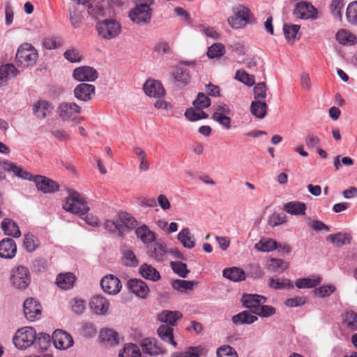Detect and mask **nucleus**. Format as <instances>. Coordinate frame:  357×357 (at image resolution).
<instances>
[{
    "mask_svg": "<svg viewBox=\"0 0 357 357\" xmlns=\"http://www.w3.org/2000/svg\"><path fill=\"white\" fill-rule=\"evenodd\" d=\"M63 208L72 213L84 216L89 211V207L82 196L76 191L71 190L66 197Z\"/></svg>",
    "mask_w": 357,
    "mask_h": 357,
    "instance_id": "nucleus-1",
    "label": "nucleus"
},
{
    "mask_svg": "<svg viewBox=\"0 0 357 357\" xmlns=\"http://www.w3.org/2000/svg\"><path fill=\"white\" fill-rule=\"evenodd\" d=\"M57 114L63 121H71L74 125L81 123L83 118L77 115L82 112L81 107L73 102H63L57 107Z\"/></svg>",
    "mask_w": 357,
    "mask_h": 357,
    "instance_id": "nucleus-2",
    "label": "nucleus"
},
{
    "mask_svg": "<svg viewBox=\"0 0 357 357\" xmlns=\"http://www.w3.org/2000/svg\"><path fill=\"white\" fill-rule=\"evenodd\" d=\"M234 15L228 18L229 24L234 29H240L245 26L248 23L255 22L249 8L239 5L233 9Z\"/></svg>",
    "mask_w": 357,
    "mask_h": 357,
    "instance_id": "nucleus-3",
    "label": "nucleus"
},
{
    "mask_svg": "<svg viewBox=\"0 0 357 357\" xmlns=\"http://www.w3.org/2000/svg\"><path fill=\"white\" fill-rule=\"evenodd\" d=\"M10 281L15 289H26L31 281L29 269L22 265L13 268L10 271Z\"/></svg>",
    "mask_w": 357,
    "mask_h": 357,
    "instance_id": "nucleus-4",
    "label": "nucleus"
},
{
    "mask_svg": "<svg viewBox=\"0 0 357 357\" xmlns=\"http://www.w3.org/2000/svg\"><path fill=\"white\" fill-rule=\"evenodd\" d=\"M96 30L99 36L105 40L116 38L121 33V24L114 20H105L96 24Z\"/></svg>",
    "mask_w": 357,
    "mask_h": 357,
    "instance_id": "nucleus-5",
    "label": "nucleus"
},
{
    "mask_svg": "<svg viewBox=\"0 0 357 357\" xmlns=\"http://www.w3.org/2000/svg\"><path fill=\"white\" fill-rule=\"evenodd\" d=\"M36 340V331L32 327H24L16 332L13 342L17 349H25L32 345Z\"/></svg>",
    "mask_w": 357,
    "mask_h": 357,
    "instance_id": "nucleus-6",
    "label": "nucleus"
},
{
    "mask_svg": "<svg viewBox=\"0 0 357 357\" xmlns=\"http://www.w3.org/2000/svg\"><path fill=\"white\" fill-rule=\"evenodd\" d=\"M37 59L38 52L31 44L24 43L19 47L16 53V59L21 65L32 66L36 63Z\"/></svg>",
    "mask_w": 357,
    "mask_h": 357,
    "instance_id": "nucleus-7",
    "label": "nucleus"
},
{
    "mask_svg": "<svg viewBox=\"0 0 357 357\" xmlns=\"http://www.w3.org/2000/svg\"><path fill=\"white\" fill-rule=\"evenodd\" d=\"M151 17L150 8L147 5H136L129 13L130 19L137 24L148 23Z\"/></svg>",
    "mask_w": 357,
    "mask_h": 357,
    "instance_id": "nucleus-8",
    "label": "nucleus"
},
{
    "mask_svg": "<svg viewBox=\"0 0 357 357\" xmlns=\"http://www.w3.org/2000/svg\"><path fill=\"white\" fill-rule=\"evenodd\" d=\"M1 165L4 171L12 172L13 174V176H17L20 178H47L45 176L39 174L33 175L11 162L4 161Z\"/></svg>",
    "mask_w": 357,
    "mask_h": 357,
    "instance_id": "nucleus-9",
    "label": "nucleus"
},
{
    "mask_svg": "<svg viewBox=\"0 0 357 357\" xmlns=\"http://www.w3.org/2000/svg\"><path fill=\"white\" fill-rule=\"evenodd\" d=\"M294 15L298 19H316L317 10L310 3L301 1L296 3Z\"/></svg>",
    "mask_w": 357,
    "mask_h": 357,
    "instance_id": "nucleus-10",
    "label": "nucleus"
},
{
    "mask_svg": "<svg viewBox=\"0 0 357 357\" xmlns=\"http://www.w3.org/2000/svg\"><path fill=\"white\" fill-rule=\"evenodd\" d=\"M24 314L25 317L34 321L39 319L41 315V305L33 298H26L24 302Z\"/></svg>",
    "mask_w": 357,
    "mask_h": 357,
    "instance_id": "nucleus-11",
    "label": "nucleus"
},
{
    "mask_svg": "<svg viewBox=\"0 0 357 357\" xmlns=\"http://www.w3.org/2000/svg\"><path fill=\"white\" fill-rule=\"evenodd\" d=\"M73 77L78 82H93L98 78V73L93 68L84 66L76 68Z\"/></svg>",
    "mask_w": 357,
    "mask_h": 357,
    "instance_id": "nucleus-12",
    "label": "nucleus"
},
{
    "mask_svg": "<svg viewBox=\"0 0 357 357\" xmlns=\"http://www.w3.org/2000/svg\"><path fill=\"white\" fill-rule=\"evenodd\" d=\"M54 347L59 349H67L73 344L72 336L63 330H56L52 335Z\"/></svg>",
    "mask_w": 357,
    "mask_h": 357,
    "instance_id": "nucleus-13",
    "label": "nucleus"
},
{
    "mask_svg": "<svg viewBox=\"0 0 357 357\" xmlns=\"http://www.w3.org/2000/svg\"><path fill=\"white\" fill-rule=\"evenodd\" d=\"M100 285L102 290L109 294H118L122 287L120 280L114 275H107L102 278Z\"/></svg>",
    "mask_w": 357,
    "mask_h": 357,
    "instance_id": "nucleus-14",
    "label": "nucleus"
},
{
    "mask_svg": "<svg viewBox=\"0 0 357 357\" xmlns=\"http://www.w3.org/2000/svg\"><path fill=\"white\" fill-rule=\"evenodd\" d=\"M74 96L80 101L88 102L95 96V86L90 84H79L73 90Z\"/></svg>",
    "mask_w": 357,
    "mask_h": 357,
    "instance_id": "nucleus-15",
    "label": "nucleus"
},
{
    "mask_svg": "<svg viewBox=\"0 0 357 357\" xmlns=\"http://www.w3.org/2000/svg\"><path fill=\"white\" fill-rule=\"evenodd\" d=\"M89 306L93 313L97 315H105L109 308V303L102 296H94L91 298Z\"/></svg>",
    "mask_w": 357,
    "mask_h": 357,
    "instance_id": "nucleus-16",
    "label": "nucleus"
},
{
    "mask_svg": "<svg viewBox=\"0 0 357 357\" xmlns=\"http://www.w3.org/2000/svg\"><path fill=\"white\" fill-rule=\"evenodd\" d=\"M266 298L258 294H243L241 301L245 307L252 309L255 314L261 305L266 303Z\"/></svg>",
    "mask_w": 357,
    "mask_h": 357,
    "instance_id": "nucleus-17",
    "label": "nucleus"
},
{
    "mask_svg": "<svg viewBox=\"0 0 357 357\" xmlns=\"http://www.w3.org/2000/svg\"><path fill=\"white\" fill-rule=\"evenodd\" d=\"M172 77L175 84L181 88L187 86L190 80V75L188 70L181 66L175 67L174 71L172 73Z\"/></svg>",
    "mask_w": 357,
    "mask_h": 357,
    "instance_id": "nucleus-18",
    "label": "nucleus"
},
{
    "mask_svg": "<svg viewBox=\"0 0 357 357\" xmlns=\"http://www.w3.org/2000/svg\"><path fill=\"white\" fill-rule=\"evenodd\" d=\"M17 246L12 238H4L0 241V257L5 259H12L16 255Z\"/></svg>",
    "mask_w": 357,
    "mask_h": 357,
    "instance_id": "nucleus-19",
    "label": "nucleus"
},
{
    "mask_svg": "<svg viewBox=\"0 0 357 357\" xmlns=\"http://www.w3.org/2000/svg\"><path fill=\"white\" fill-rule=\"evenodd\" d=\"M183 314L179 311L163 310L158 315V319L167 326L174 327L177 325V321L181 319Z\"/></svg>",
    "mask_w": 357,
    "mask_h": 357,
    "instance_id": "nucleus-20",
    "label": "nucleus"
},
{
    "mask_svg": "<svg viewBox=\"0 0 357 357\" xmlns=\"http://www.w3.org/2000/svg\"><path fill=\"white\" fill-rule=\"evenodd\" d=\"M129 289L139 298H145L149 289L147 284L139 279H130L128 282Z\"/></svg>",
    "mask_w": 357,
    "mask_h": 357,
    "instance_id": "nucleus-21",
    "label": "nucleus"
},
{
    "mask_svg": "<svg viewBox=\"0 0 357 357\" xmlns=\"http://www.w3.org/2000/svg\"><path fill=\"white\" fill-rule=\"evenodd\" d=\"M53 107L50 102L46 100L36 102L33 107L34 115L40 119H45L52 113Z\"/></svg>",
    "mask_w": 357,
    "mask_h": 357,
    "instance_id": "nucleus-22",
    "label": "nucleus"
},
{
    "mask_svg": "<svg viewBox=\"0 0 357 357\" xmlns=\"http://www.w3.org/2000/svg\"><path fill=\"white\" fill-rule=\"evenodd\" d=\"M158 335L162 341L174 347L177 346V342L174 340V329L172 327L162 324L158 328Z\"/></svg>",
    "mask_w": 357,
    "mask_h": 357,
    "instance_id": "nucleus-23",
    "label": "nucleus"
},
{
    "mask_svg": "<svg viewBox=\"0 0 357 357\" xmlns=\"http://www.w3.org/2000/svg\"><path fill=\"white\" fill-rule=\"evenodd\" d=\"M37 189L44 193H52L59 190V185L54 180H33Z\"/></svg>",
    "mask_w": 357,
    "mask_h": 357,
    "instance_id": "nucleus-24",
    "label": "nucleus"
},
{
    "mask_svg": "<svg viewBox=\"0 0 357 357\" xmlns=\"http://www.w3.org/2000/svg\"><path fill=\"white\" fill-rule=\"evenodd\" d=\"M1 229L3 233L10 236L19 238L21 232L18 225L12 220L5 218L1 222Z\"/></svg>",
    "mask_w": 357,
    "mask_h": 357,
    "instance_id": "nucleus-25",
    "label": "nucleus"
},
{
    "mask_svg": "<svg viewBox=\"0 0 357 357\" xmlns=\"http://www.w3.org/2000/svg\"><path fill=\"white\" fill-rule=\"evenodd\" d=\"M206 353L207 350L206 348L204 346L199 345L190 347L183 352H174L172 354V357H200Z\"/></svg>",
    "mask_w": 357,
    "mask_h": 357,
    "instance_id": "nucleus-26",
    "label": "nucleus"
},
{
    "mask_svg": "<svg viewBox=\"0 0 357 357\" xmlns=\"http://www.w3.org/2000/svg\"><path fill=\"white\" fill-rule=\"evenodd\" d=\"M223 276L231 281L238 282L245 280L244 271L238 267H231L225 268L222 271Z\"/></svg>",
    "mask_w": 357,
    "mask_h": 357,
    "instance_id": "nucleus-27",
    "label": "nucleus"
},
{
    "mask_svg": "<svg viewBox=\"0 0 357 357\" xmlns=\"http://www.w3.org/2000/svg\"><path fill=\"white\" fill-rule=\"evenodd\" d=\"M177 238L185 248L192 249L195 246V239L188 228L181 229Z\"/></svg>",
    "mask_w": 357,
    "mask_h": 357,
    "instance_id": "nucleus-28",
    "label": "nucleus"
},
{
    "mask_svg": "<svg viewBox=\"0 0 357 357\" xmlns=\"http://www.w3.org/2000/svg\"><path fill=\"white\" fill-rule=\"evenodd\" d=\"M75 282V276L73 273L68 272L60 273L56 279V284L59 287L63 289L71 288Z\"/></svg>",
    "mask_w": 357,
    "mask_h": 357,
    "instance_id": "nucleus-29",
    "label": "nucleus"
},
{
    "mask_svg": "<svg viewBox=\"0 0 357 357\" xmlns=\"http://www.w3.org/2000/svg\"><path fill=\"white\" fill-rule=\"evenodd\" d=\"M278 248H280V246H278V243L275 240L269 238H262L255 245V248L262 252H272Z\"/></svg>",
    "mask_w": 357,
    "mask_h": 357,
    "instance_id": "nucleus-30",
    "label": "nucleus"
},
{
    "mask_svg": "<svg viewBox=\"0 0 357 357\" xmlns=\"http://www.w3.org/2000/svg\"><path fill=\"white\" fill-rule=\"evenodd\" d=\"M99 338L101 342L107 345L112 346L119 343L118 333L112 329L101 330Z\"/></svg>",
    "mask_w": 357,
    "mask_h": 357,
    "instance_id": "nucleus-31",
    "label": "nucleus"
},
{
    "mask_svg": "<svg viewBox=\"0 0 357 357\" xmlns=\"http://www.w3.org/2000/svg\"><path fill=\"white\" fill-rule=\"evenodd\" d=\"M283 209L291 215H300L305 213L306 206L303 202L293 201L285 204Z\"/></svg>",
    "mask_w": 357,
    "mask_h": 357,
    "instance_id": "nucleus-32",
    "label": "nucleus"
},
{
    "mask_svg": "<svg viewBox=\"0 0 357 357\" xmlns=\"http://www.w3.org/2000/svg\"><path fill=\"white\" fill-rule=\"evenodd\" d=\"M257 317L248 311H243L232 317L235 325L250 324L257 320Z\"/></svg>",
    "mask_w": 357,
    "mask_h": 357,
    "instance_id": "nucleus-33",
    "label": "nucleus"
},
{
    "mask_svg": "<svg viewBox=\"0 0 357 357\" xmlns=\"http://www.w3.org/2000/svg\"><path fill=\"white\" fill-rule=\"evenodd\" d=\"M322 278L319 275H312L309 278H303L298 279L295 285L299 289L312 288L319 284Z\"/></svg>",
    "mask_w": 357,
    "mask_h": 357,
    "instance_id": "nucleus-34",
    "label": "nucleus"
},
{
    "mask_svg": "<svg viewBox=\"0 0 357 357\" xmlns=\"http://www.w3.org/2000/svg\"><path fill=\"white\" fill-rule=\"evenodd\" d=\"M17 70L13 64H5L0 67V86H3L10 77L17 75Z\"/></svg>",
    "mask_w": 357,
    "mask_h": 357,
    "instance_id": "nucleus-35",
    "label": "nucleus"
},
{
    "mask_svg": "<svg viewBox=\"0 0 357 357\" xmlns=\"http://www.w3.org/2000/svg\"><path fill=\"white\" fill-rule=\"evenodd\" d=\"M268 105L265 101H252L250 112L257 118L263 119L267 113Z\"/></svg>",
    "mask_w": 357,
    "mask_h": 357,
    "instance_id": "nucleus-36",
    "label": "nucleus"
},
{
    "mask_svg": "<svg viewBox=\"0 0 357 357\" xmlns=\"http://www.w3.org/2000/svg\"><path fill=\"white\" fill-rule=\"evenodd\" d=\"M197 282L176 279L171 282L172 288L179 292H185L187 290H192Z\"/></svg>",
    "mask_w": 357,
    "mask_h": 357,
    "instance_id": "nucleus-37",
    "label": "nucleus"
},
{
    "mask_svg": "<svg viewBox=\"0 0 357 357\" xmlns=\"http://www.w3.org/2000/svg\"><path fill=\"white\" fill-rule=\"evenodd\" d=\"M117 220L123 225L124 232L134 228L137 225L135 218L126 212L119 213L117 215Z\"/></svg>",
    "mask_w": 357,
    "mask_h": 357,
    "instance_id": "nucleus-38",
    "label": "nucleus"
},
{
    "mask_svg": "<svg viewBox=\"0 0 357 357\" xmlns=\"http://www.w3.org/2000/svg\"><path fill=\"white\" fill-rule=\"evenodd\" d=\"M135 234L137 238H140L144 243H149L155 238V234L151 231L146 225L138 227L135 230Z\"/></svg>",
    "mask_w": 357,
    "mask_h": 357,
    "instance_id": "nucleus-39",
    "label": "nucleus"
},
{
    "mask_svg": "<svg viewBox=\"0 0 357 357\" xmlns=\"http://www.w3.org/2000/svg\"><path fill=\"white\" fill-rule=\"evenodd\" d=\"M300 29V26L296 24H284L283 26L284 35L288 43L293 44L296 35Z\"/></svg>",
    "mask_w": 357,
    "mask_h": 357,
    "instance_id": "nucleus-40",
    "label": "nucleus"
},
{
    "mask_svg": "<svg viewBox=\"0 0 357 357\" xmlns=\"http://www.w3.org/2000/svg\"><path fill=\"white\" fill-rule=\"evenodd\" d=\"M141 352L137 345L126 344L119 354V357H141Z\"/></svg>",
    "mask_w": 357,
    "mask_h": 357,
    "instance_id": "nucleus-41",
    "label": "nucleus"
},
{
    "mask_svg": "<svg viewBox=\"0 0 357 357\" xmlns=\"http://www.w3.org/2000/svg\"><path fill=\"white\" fill-rule=\"evenodd\" d=\"M327 239L334 245L340 247L343 245L349 244L350 243L351 238L349 235L347 234L338 233L336 234L329 235L327 237Z\"/></svg>",
    "mask_w": 357,
    "mask_h": 357,
    "instance_id": "nucleus-42",
    "label": "nucleus"
},
{
    "mask_svg": "<svg viewBox=\"0 0 357 357\" xmlns=\"http://www.w3.org/2000/svg\"><path fill=\"white\" fill-rule=\"evenodd\" d=\"M336 40L341 44H354L357 43V38L349 31L340 30L336 33Z\"/></svg>",
    "mask_w": 357,
    "mask_h": 357,
    "instance_id": "nucleus-43",
    "label": "nucleus"
},
{
    "mask_svg": "<svg viewBox=\"0 0 357 357\" xmlns=\"http://www.w3.org/2000/svg\"><path fill=\"white\" fill-rule=\"evenodd\" d=\"M289 266V264L283 259L272 258L267 263V268L273 272L284 271Z\"/></svg>",
    "mask_w": 357,
    "mask_h": 357,
    "instance_id": "nucleus-44",
    "label": "nucleus"
},
{
    "mask_svg": "<svg viewBox=\"0 0 357 357\" xmlns=\"http://www.w3.org/2000/svg\"><path fill=\"white\" fill-rule=\"evenodd\" d=\"M40 241L36 236L31 234L24 235V246L26 251L32 252L38 248Z\"/></svg>",
    "mask_w": 357,
    "mask_h": 357,
    "instance_id": "nucleus-45",
    "label": "nucleus"
},
{
    "mask_svg": "<svg viewBox=\"0 0 357 357\" xmlns=\"http://www.w3.org/2000/svg\"><path fill=\"white\" fill-rule=\"evenodd\" d=\"M192 104L197 109H203L208 107L211 104V101L204 93L199 92Z\"/></svg>",
    "mask_w": 357,
    "mask_h": 357,
    "instance_id": "nucleus-46",
    "label": "nucleus"
},
{
    "mask_svg": "<svg viewBox=\"0 0 357 357\" xmlns=\"http://www.w3.org/2000/svg\"><path fill=\"white\" fill-rule=\"evenodd\" d=\"M104 225L110 233H118L119 236L124 233L123 225L118 221L117 216L114 220L105 221Z\"/></svg>",
    "mask_w": 357,
    "mask_h": 357,
    "instance_id": "nucleus-47",
    "label": "nucleus"
},
{
    "mask_svg": "<svg viewBox=\"0 0 357 357\" xmlns=\"http://www.w3.org/2000/svg\"><path fill=\"white\" fill-rule=\"evenodd\" d=\"M225 47L221 43H214L211 45L207 50V56L210 59L218 58L224 55Z\"/></svg>",
    "mask_w": 357,
    "mask_h": 357,
    "instance_id": "nucleus-48",
    "label": "nucleus"
},
{
    "mask_svg": "<svg viewBox=\"0 0 357 357\" xmlns=\"http://www.w3.org/2000/svg\"><path fill=\"white\" fill-rule=\"evenodd\" d=\"M170 266L174 273L181 278H186L190 273L187 265L181 261H171Z\"/></svg>",
    "mask_w": 357,
    "mask_h": 357,
    "instance_id": "nucleus-49",
    "label": "nucleus"
},
{
    "mask_svg": "<svg viewBox=\"0 0 357 357\" xmlns=\"http://www.w3.org/2000/svg\"><path fill=\"white\" fill-rule=\"evenodd\" d=\"M344 324L351 331L357 330V314L347 311L344 314Z\"/></svg>",
    "mask_w": 357,
    "mask_h": 357,
    "instance_id": "nucleus-50",
    "label": "nucleus"
},
{
    "mask_svg": "<svg viewBox=\"0 0 357 357\" xmlns=\"http://www.w3.org/2000/svg\"><path fill=\"white\" fill-rule=\"evenodd\" d=\"M122 263L126 266L136 267L139 264V261L132 250H125L122 256Z\"/></svg>",
    "mask_w": 357,
    "mask_h": 357,
    "instance_id": "nucleus-51",
    "label": "nucleus"
},
{
    "mask_svg": "<svg viewBox=\"0 0 357 357\" xmlns=\"http://www.w3.org/2000/svg\"><path fill=\"white\" fill-rule=\"evenodd\" d=\"M185 116L190 121L207 119L208 116L202 109L195 110L192 108L188 109L185 112Z\"/></svg>",
    "mask_w": 357,
    "mask_h": 357,
    "instance_id": "nucleus-52",
    "label": "nucleus"
},
{
    "mask_svg": "<svg viewBox=\"0 0 357 357\" xmlns=\"http://www.w3.org/2000/svg\"><path fill=\"white\" fill-rule=\"evenodd\" d=\"M165 95V90L163 88L162 83L158 80V109H164L165 110H169L172 106L169 102H167L160 98Z\"/></svg>",
    "mask_w": 357,
    "mask_h": 357,
    "instance_id": "nucleus-53",
    "label": "nucleus"
},
{
    "mask_svg": "<svg viewBox=\"0 0 357 357\" xmlns=\"http://www.w3.org/2000/svg\"><path fill=\"white\" fill-rule=\"evenodd\" d=\"M235 78L248 86H252L255 82V76L247 73L243 70H238Z\"/></svg>",
    "mask_w": 357,
    "mask_h": 357,
    "instance_id": "nucleus-54",
    "label": "nucleus"
},
{
    "mask_svg": "<svg viewBox=\"0 0 357 357\" xmlns=\"http://www.w3.org/2000/svg\"><path fill=\"white\" fill-rule=\"evenodd\" d=\"M343 7V0H333L330 4L332 15L338 20H341L342 18V10Z\"/></svg>",
    "mask_w": 357,
    "mask_h": 357,
    "instance_id": "nucleus-55",
    "label": "nucleus"
},
{
    "mask_svg": "<svg viewBox=\"0 0 357 357\" xmlns=\"http://www.w3.org/2000/svg\"><path fill=\"white\" fill-rule=\"evenodd\" d=\"M70 21L72 26L78 28L82 24V15L75 7L69 9Z\"/></svg>",
    "mask_w": 357,
    "mask_h": 357,
    "instance_id": "nucleus-56",
    "label": "nucleus"
},
{
    "mask_svg": "<svg viewBox=\"0 0 357 357\" xmlns=\"http://www.w3.org/2000/svg\"><path fill=\"white\" fill-rule=\"evenodd\" d=\"M141 347L144 353L150 356L156 354V341L155 340L146 338L142 341Z\"/></svg>",
    "mask_w": 357,
    "mask_h": 357,
    "instance_id": "nucleus-57",
    "label": "nucleus"
},
{
    "mask_svg": "<svg viewBox=\"0 0 357 357\" xmlns=\"http://www.w3.org/2000/svg\"><path fill=\"white\" fill-rule=\"evenodd\" d=\"M346 17L349 22L357 24V1H353L348 5Z\"/></svg>",
    "mask_w": 357,
    "mask_h": 357,
    "instance_id": "nucleus-58",
    "label": "nucleus"
},
{
    "mask_svg": "<svg viewBox=\"0 0 357 357\" xmlns=\"http://www.w3.org/2000/svg\"><path fill=\"white\" fill-rule=\"evenodd\" d=\"M266 86L264 82H260L254 87V97L255 101H264L266 98Z\"/></svg>",
    "mask_w": 357,
    "mask_h": 357,
    "instance_id": "nucleus-59",
    "label": "nucleus"
},
{
    "mask_svg": "<svg viewBox=\"0 0 357 357\" xmlns=\"http://www.w3.org/2000/svg\"><path fill=\"white\" fill-rule=\"evenodd\" d=\"M64 58L71 63L80 62L82 55L80 52L75 48H70L63 53Z\"/></svg>",
    "mask_w": 357,
    "mask_h": 357,
    "instance_id": "nucleus-60",
    "label": "nucleus"
},
{
    "mask_svg": "<svg viewBox=\"0 0 357 357\" xmlns=\"http://www.w3.org/2000/svg\"><path fill=\"white\" fill-rule=\"evenodd\" d=\"M217 357H238L235 349L229 345H222L216 350Z\"/></svg>",
    "mask_w": 357,
    "mask_h": 357,
    "instance_id": "nucleus-61",
    "label": "nucleus"
},
{
    "mask_svg": "<svg viewBox=\"0 0 357 357\" xmlns=\"http://www.w3.org/2000/svg\"><path fill=\"white\" fill-rule=\"evenodd\" d=\"M269 286L275 289H280L283 288H293L294 285L291 281L289 279H283L282 280L271 278L269 281Z\"/></svg>",
    "mask_w": 357,
    "mask_h": 357,
    "instance_id": "nucleus-62",
    "label": "nucleus"
},
{
    "mask_svg": "<svg viewBox=\"0 0 357 357\" xmlns=\"http://www.w3.org/2000/svg\"><path fill=\"white\" fill-rule=\"evenodd\" d=\"M50 341L51 337L50 335L46 333H40L38 337H36L34 343L40 349L46 350L50 346Z\"/></svg>",
    "mask_w": 357,
    "mask_h": 357,
    "instance_id": "nucleus-63",
    "label": "nucleus"
},
{
    "mask_svg": "<svg viewBox=\"0 0 357 357\" xmlns=\"http://www.w3.org/2000/svg\"><path fill=\"white\" fill-rule=\"evenodd\" d=\"M139 271L144 278L153 281L156 280V270L151 266L144 264L141 266Z\"/></svg>",
    "mask_w": 357,
    "mask_h": 357,
    "instance_id": "nucleus-64",
    "label": "nucleus"
}]
</instances>
